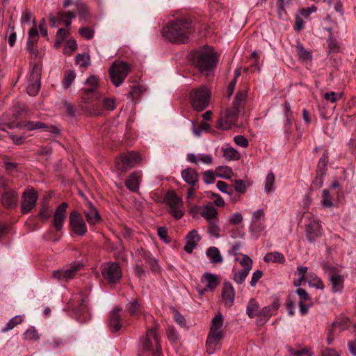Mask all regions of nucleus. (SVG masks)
Returning <instances> with one entry per match:
<instances>
[{
    "instance_id": "680f3d73",
    "label": "nucleus",
    "mask_w": 356,
    "mask_h": 356,
    "mask_svg": "<svg viewBox=\"0 0 356 356\" xmlns=\"http://www.w3.org/2000/svg\"><path fill=\"white\" fill-rule=\"evenodd\" d=\"M215 179L216 175L212 170H207L203 173V180L206 184H212L214 182Z\"/></svg>"
},
{
    "instance_id": "9d476101",
    "label": "nucleus",
    "mask_w": 356,
    "mask_h": 356,
    "mask_svg": "<svg viewBox=\"0 0 356 356\" xmlns=\"http://www.w3.org/2000/svg\"><path fill=\"white\" fill-rule=\"evenodd\" d=\"M83 266V264L81 263L74 262L66 268L54 270L52 273V276L58 280L67 282L73 279L76 273L79 272Z\"/></svg>"
},
{
    "instance_id": "f8f14e48",
    "label": "nucleus",
    "mask_w": 356,
    "mask_h": 356,
    "mask_svg": "<svg viewBox=\"0 0 356 356\" xmlns=\"http://www.w3.org/2000/svg\"><path fill=\"white\" fill-rule=\"evenodd\" d=\"M70 225L72 231L78 236L87 232V227L81 213L74 210L70 215Z\"/></svg>"
},
{
    "instance_id": "774afa93",
    "label": "nucleus",
    "mask_w": 356,
    "mask_h": 356,
    "mask_svg": "<svg viewBox=\"0 0 356 356\" xmlns=\"http://www.w3.org/2000/svg\"><path fill=\"white\" fill-rule=\"evenodd\" d=\"M135 272H136V275L138 277H140L143 275L145 274V270L143 268V264L140 259H136Z\"/></svg>"
},
{
    "instance_id": "6ab92c4d",
    "label": "nucleus",
    "mask_w": 356,
    "mask_h": 356,
    "mask_svg": "<svg viewBox=\"0 0 356 356\" xmlns=\"http://www.w3.org/2000/svg\"><path fill=\"white\" fill-rule=\"evenodd\" d=\"M17 193L8 188H6L1 196L2 204L7 207H15L17 204Z\"/></svg>"
},
{
    "instance_id": "a18cd8bd",
    "label": "nucleus",
    "mask_w": 356,
    "mask_h": 356,
    "mask_svg": "<svg viewBox=\"0 0 356 356\" xmlns=\"http://www.w3.org/2000/svg\"><path fill=\"white\" fill-rule=\"evenodd\" d=\"M24 339L29 341H38L40 339V334L33 327H29L24 334Z\"/></svg>"
},
{
    "instance_id": "e2e57ef3",
    "label": "nucleus",
    "mask_w": 356,
    "mask_h": 356,
    "mask_svg": "<svg viewBox=\"0 0 356 356\" xmlns=\"http://www.w3.org/2000/svg\"><path fill=\"white\" fill-rule=\"evenodd\" d=\"M342 96L341 93H336L334 92H327L324 94V98L330 101L332 103H335L339 101Z\"/></svg>"
},
{
    "instance_id": "1a4fd4ad",
    "label": "nucleus",
    "mask_w": 356,
    "mask_h": 356,
    "mask_svg": "<svg viewBox=\"0 0 356 356\" xmlns=\"http://www.w3.org/2000/svg\"><path fill=\"white\" fill-rule=\"evenodd\" d=\"M141 161L139 154L130 152L126 154L121 155L116 161V167L118 170L126 172L129 168H134L136 165L140 163Z\"/></svg>"
},
{
    "instance_id": "ddd939ff",
    "label": "nucleus",
    "mask_w": 356,
    "mask_h": 356,
    "mask_svg": "<svg viewBox=\"0 0 356 356\" xmlns=\"http://www.w3.org/2000/svg\"><path fill=\"white\" fill-rule=\"evenodd\" d=\"M239 108L233 106L227 108L225 112V118H220L217 124V128L223 130H228L232 128L238 118Z\"/></svg>"
},
{
    "instance_id": "79ce46f5",
    "label": "nucleus",
    "mask_w": 356,
    "mask_h": 356,
    "mask_svg": "<svg viewBox=\"0 0 356 356\" xmlns=\"http://www.w3.org/2000/svg\"><path fill=\"white\" fill-rule=\"evenodd\" d=\"M76 62L81 67H87L90 64V56L88 54H79L76 57Z\"/></svg>"
},
{
    "instance_id": "393cba45",
    "label": "nucleus",
    "mask_w": 356,
    "mask_h": 356,
    "mask_svg": "<svg viewBox=\"0 0 356 356\" xmlns=\"http://www.w3.org/2000/svg\"><path fill=\"white\" fill-rule=\"evenodd\" d=\"M87 206L88 207V210L84 211L86 218L89 224L95 225L100 220V216L96 208L91 202H88L87 203Z\"/></svg>"
},
{
    "instance_id": "bf43d9fd",
    "label": "nucleus",
    "mask_w": 356,
    "mask_h": 356,
    "mask_svg": "<svg viewBox=\"0 0 356 356\" xmlns=\"http://www.w3.org/2000/svg\"><path fill=\"white\" fill-rule=\"evenodd\" d=\"M216 186L218 190H220L222 193H226L227 194H232L233 189L230 188L228 184L223 181H218L216 184Z\"/></svg>"
},
{
    "instance_id": "cd10ccee",
    "label": "nucleus",
    "mask_w": 356,
    "mask_h": 356,
    "mask_svg": "<svg viewBox=\"0 0 356 356\" xmlns=\"http://www.w3.org/2000/svg\"><path fill=\"white\" fill-rule=\"evenodd\" d=\"M201 216L209 222L217 218L218 211L211 204L200 207Z\"/></svg>"
},
{
    "instance_id": "c9c22d12",
    "label": "nucleus",
    "mask_w": 356,
    "mask_h": 356,
    "mask_svg": "<svg viewBox=\"0 0 356 356\" xmlns=\"http://www.w3.org/2000/svg\"><path fill=\"white\" fill-rule=\"evenodd\" d=\"M24 321V316L17 315L11 318L6 325L5 327L1 330L2 332H6L13 329L17 325L21 324Z\"/></svg>"
},
{
    "instance_id": "49530a36",
    "label": "nucleus",
    "mask_w": 356,
    "mask_h": 356,
    "mask_svg": "<svg viewBox=\"0 0 356 356\" xmlns=\"http://www.w3.org/2000/svg\"><path fill=\"white\" fill-rule=\"evenodd\" d=\"M249 272L250 270H248V268H243L234 275L233 280L238 284H242L248 276Z\"/></svg>"
},
{
    "instance_id": "37998d69",
    "label": "nucleus",
    "mask_w": 356,
    "mask_h": 356,
    "mask_svg": "<svg viewBox=\"0 0 356 356\" xmlns=\"http://www.w3.org/2000/svg\"><path fill=\"white\" fill-rule=\"evenodd\" d=\"M29 40L28 41L29 47L31 44H35L38 42V31L36 29V23L35 19H33V26L29 32Z\"/></svg>"
},
{
    "instance_id": "69168bd1",
    "label": "nucleus",
    "mask_w": 356,
    "mask_h": 356,
    "mask_svg": "<svg viewBox=\"0 0 356 356\" xmlns=\"http://www.w3.org/2000/svg\"><path fill=\"white\" fill-rule=\"evenodd\" d=\"M234 141L235 143L242 147H247L248 146V140L243 136L238 135L234 137Z\"/></svg>"
},
{
    "instance_id": "338daca9",
    "label": "nucleus",
    "mask_w": 356,
    "mask_h": 356,
    "mask_svg": "<svg viewBox=\"0 0 356 356\" xmlns=\"http://www.w3.org/2000/svg\"><path fill=\"white\" fill-rule=\"evenodd\" d=\"M234 189L238 193H244L246 191V186L243 180L236 179L234 181Z\"/></svg>"
},
{
    "instance_id": "4c0bfd02",
    "label": "nucleus",
    "mask_w": 356,
    "mask_h": 356,
    "mask_svg": "<svg viewBox=\"0 0 356 356\" xmlns=\"http://www.w3.org/2000/svg\"><path fill=\"white\" fill-rule=\"evenodd\" d=\"M223 156L228 161H238L241 158V154L233 147H228L223 149Z\"/></svg>"
},
{
    "instance_id": "bb28decb",
    "label": "nucleus",
    "mask_w": 356,
    "mask_h": 356,
    "mask_svg": "<svg viewBox=\"0 0 356 356\" xmlns=\"http://www.w3.org/2000/svg\"><path fill=\"white\" fill-rule=\"evenodd\" d=\"M222 316L220 313L216 315L211 320V325L210 327V331L209 334H217V335H223L221 331V327L222 326Z\"/></svg>"
},
{
    "instance_id": "864d4df0",
    "label": "nucleus",
    "mask_w": 356,
    "mask_h": 356,
    "mask_svg": "<svg viewBox=\"0 0 356 356\" xmlns=\"http://www.w3.org/2000/svg\"><path fill=\"white\" fill-rule=\"evenodd\" d=\"M102 105L104 109L113 111L115 108V101L114 98H104L102 100Z\"/></svg>"
},
{
    "instance_id": "4d7b16f0",
    "label": "nucleus",
    "mask_w": 356,
    "mask_h": 356,
    "mask_svg": "<svg viewBox=\"0 0 356 356\" xmlns=\"http://www.w3.org/2000/svg\"><path fill=\"white\" fill-rule=\"evenodd\" d=\"M136 254L137 259H140L142 261L144 260L145 262L148 261L152 257V254L143 249H138L136 252Z\"/></svg>"
},
{
    "instance_id": "a878e982",
    "label": "nucleus",
    "mask_w": 356,
    "mask_h": 356,
    "mask_svg": "<svg viewBox=\"0 0 356 356\" xmlns=\"http://www.w3.org/2000/svg\"><path fill=\"white\" fill-rule=\"evenodd\" d=\"M187 160L190 163L197 164L199 161H201L204 164L210 165L213 163V157L210 154H199L195 155L193 153L187 155Z\"/></svg>"
},
{
    "instance_id": "20e7f679",
    "label": "nucleus",
    "mask_w": 356,
    "mask_h": 356,
    "mask_svg": "<svg viewBox=\"0 0 356 356\" xmlns=\"http://www.w3.org/2000/svg\"><path fill=\"white\" fill-rule=\"evenodd\" d=\"M140 341V350L138 352V356H159L161 346L156 329L147 330L146 335Z\"/></svg>"
},
{
    "instance_id": "0e129e2a",
    "label": "nucleus",
    "mask_w": 356,
    "mask_h": 356,
    "mask_svg": "<svg viewBox=\"0 0 356 356\" xmlns=\"http://www.w3.org/2000/svg\"><path fill=\"white\" fill-rule=\"evenodd\" d=\"M51 215V211L49 209L47 206H43L40 209L38 216L44 221L47 220Z\"/></svg>"
},
{
    "instance_id": "c03bdc74",
    "label": "nucleus",
    "mask_w": 356,
    "mask_h": 356,
    "mask_svg": "<svg viewBox=\"0 0 356 356\" xmlns=\"http://www.w3.org/2000/svg\"><path fill=\"white\" fill-rule=\"evenodd\" d=\"M216 171L219 173V177L225 179H230L234 175L232 168L227 166H219L216 168Z\"/></svg>"
},
{
    "instance_id": "5701e85b",
    "label": "nucleus",
    "mask_w": 356,
    "mask_h": 356,
    "mask_svg": "<svg viewBox=\"0 0 356 356\" xmlns=\"http://www.w3.org/2000/svg\"><path fill=\"white\" fill-rule=\"evenodd\" d=\"M223 335L211 334H209L207 341V352L209 355L215 353L216 350L220 347V341L222 339Z\"/></svg>"
},
{
    "instance_id": "3c124183",
    "label": "nucleus",
    "mask_w": 356,
    "mask_h": 356,
    "mask_svg": "<svg viewBox=\"0 0 356 356\" xmlns=\"http://www.w3.org/2000/svg\"><path fill=\"white\" fill-rule=\"evenodd\" d=\"M275 183V175L273 173L270 172L267 175L265 181V191L270 193L273 190V186Z\"/></svg>"
},
{
    "instance_id": "dca6fc26",
    "label": "nucleus",
    "mask_w": 356,
    "mask_h": 356,
    "mask_svg": "<svg viewBox=\"0 0 356 356\" xmlns=\"http://www.w3.org/2000/svg\"><path fill=\"white\" fill-rule=\"evenodd\" d=\"M181 176L189 186H198L199 173L193 168H187L181 172Z\"/></svg>"
},
{
    "instance_id": "de8ad7c7",
    "label": "nucleus",
    "mask_w": 356,
    "mask_h": 356,
    "mask_svg": "<svg viewBox=\"0 0 356 356\" xmlns=\"http://www.w3.org/2000/svg\"><path fill=\"white\" fill-rule=\"evenodd\" d=\"M246 100V92L244 91H238L235 97L234 101L233 102V106L236 108H240V106L245 103Z\"/></svg>"
},
{
    "instance_id": "ea45409f",
    "label": "nucleus",
    "mask_w": 356,
    "mask_h": 356,
    "mask_svg": "<svg viewBox=\"0 0 356 356\" xmlns=\"http://www.w3.org/2000/svg\"><path fill=\"white\" fill-rule=\"evenodd\" d=\"M297 53L300 59L302 60H311L312 56L311 51L305 49L302 44L296 46Z\"/></svg>"
},
{
    "instance_id": "2f4dec72",
    "label": "nucleus",
    "mask_w": 356,
    "mask_h": 356,
    "mask_svg": "<svg viewBox=\"0 0 356 356\" xmlns=\"http://www.w3.org/2000/svg\"><path fill=\"white\" fill-rule=\"evenodd\" d=\"M127 310L132 316H138L143 314V308L137 299L133 300L128 304Z\"/></svg>"
},
{
    "instance_id": "6e6552de",
    "label": "nucleus",
    "mask_w": 356,
    "mask_h": 356,
    "mask_svg": "<svg viewBox=\"0 0 356 356\" xmlns=\"http://www.w3.org/2000/svg\"><path fill=\"white\" fill-rule=\"evenodd\" d=\"M165 202L170 208V213L177 220L180 219L184 214L182 200L174 191H170L165 197Z\"/></svg>"
},
{
    "instance_id": "a211bd4d",
    "label": "nucleus",
    "mask_w": 356,
    "mask_h": 356,
    "mask_svg": "<svg viewBox=\"0 0 356 356\" xmlns=\"http://www.w3.org/2000/svg\"><path fill=\"white\" fill-rule=\"evenodd\" d=\"M201 282L205 284L206 287L200 291V293L202 294L207 291H213L219 284V280L218 277L212 273H206L203 275Z\"/></svg>"
},
{
    "instance_id": "6e6d98bb",
    "label": "nucleus",
    "mask_w": 356,
    "mask_h": 356,
    "mask_svg": "<svg viewBox=\"0 0 356 356\" xmlns=\"http://www.w3.org/2000/svg\"><path fill=\"white\" fill-rule=\"evenodd\" d=\"M323 268L326 273H327L329 277L338 273L339 270L337 267L333 266L332 264L324 262L323 264Z\"/></svg>"
},
{
    "instance_id": "f704fd0d",
    "label": "nucleus",
    "mask_w": 356,
    "mask_h": 356,
    "mask_svg": "<svg viewBox=\"0 0 356 356\" xmlns=\"http://www.w3.org/2000/svg\"><path fill=\"white\" fill-rule=\"evenodd\" d=\"M259 305L254 299H250L248 303L246 312L248 316L251 318L257 316Z\"/></svg>"
},
{
    "instance_id": "72a5a7b5",
    "label": "nucleus",
    "mask_w": 356,
    "mask_h": 356,
    "mask_svg": "<svg viewBox=\"0 0 356 356\" xmlns=\"http://www.w3.org/2000/svg\"><path fill=\"white\" fill-rule=\"evenodd\" d=\"M264 261L266 262H278L283 264L285 261L284 255L278 252H273L266 254L264 257Z\"/></svg>"
},
{
    "instance_id": "4468645a",
    "label": "nucleus",
    "mask_w": 356,
    "mask_h": 356,
    "mask_svg": "<svg viewBox=\"0 0 356 356\" xmlns=\"http://www.w3.org/2000/svg\"><path fill=\"white\" fill-rule=\"evenodd\" d=\"M37 199V193L33 189L24 191L22 197L21 202L22 212L23 213H26L32 210L35 206Z\"/></svg>"
},
{
    "instance_id": "b1692460",
    "label": "nucleus",
    "mask_w": 356,
    "mask_h": 356,
    "mask_svg": "<svg viewBox=\"0 0 356 356\" xmlns=\"http://www.w3.org/2000/svg\"><path fill=\"white\" fill-rule=\"evenodd\" d=\"M141 175L138 172H132L125 181L126 187L133 191L137 192L139 189V185L141 181Z\"/></svg>"
},
{
    "instance_id": "c85d7f7f",
    "label": "nucleus",
    "mask_w": 356,
    "mask_h": 356,
    "mask_svg": "<svg viewBox=\"0 0 356 356\" xmlns=\"http://www.w3.org/2000/svg\"><path fill=\"white\" fill-rule=\"evenodd\" d=\"M273 315L272 307H264L261 310L258 312L257 324L258 325H264Z\"/></svg>"
},
{
    "instance_id": "052dcab7",
    "label": "nucleus",
    "mask_w": 356,
    "mask_h": 356,
    "mask_svg": "<svg viewBox=\"0 0 356 356\" xmlns=\"http://www.w3.org/2000/svg\"><path fill=\"white\" fill-rule=\"evenodd\" d=\"M236 261H239L243 268H248V270H251L252 261L248 256L243 254L241 260H239V259L237 258Z\"/></svg>"
},
{
    "instance_id": "9b49d317",
    "label": "nucleus",
    "mask_w": 356,
    "mask_h": 356,
    "mask_svg": "<svg viewBox=\"0 0 356 356\" xmlns=\"http://www.w3.org/2000/svg\"><path fill=\"white\" fill-rule=\"evenodd\" d=\"M41 70L40 67L35 65L30 73L28 86L26 88L27 93L30 96H35L40 88Z\"/></svg>"
},
{
    "instance_id": "f03ea898",
    "label": "nucleus",
    "mask_w": 356,
    "mask_h": 356,
    "mask_svg": "<svg viewBox=\"0 0 356 356\" xmlns=\"http://www.w3.org/2000/svg\"><path fill=\"white\" fill-rule=\"evenodd\" d=\"M191 60L193 64L202 73L209 77L218 63L216 54L210 47L191 52Z\"/></svg>"
},
{
    "instance_id": "f257e3e1",
    "label": "nucleus",
    "mask_w": 356,
    "mask_h": 356,
    "mask_svg": "<svg viewBox=\"0 0 356 356\" xmlns=\"http://www.w3.org/2000/svg\"><path fill=\"white\" fill-rule=\"evenodd\" d=\"M193 32L192 21L187 17L175 19L169 22L163 31V36L172 42H186Z\"/></svg>"
},
{
    "instance_id": "5fc2aeb1",
    "label": "nucleus",
    "mask_w": 356,
    "mask_h": 356,
    "mask_svg": "<svg viewBox=\"0 0 356 356\" xmlns=\"http://www.w3.org/2000/svg\"><path fill=\"white\" fill-rule=\"evenodd\" d=\"M79 34L87 40H90L94 36V31L89 27H82L79 29Z\"/></svg>"
},
{
    "instance_id": "13d9d810",
    "label": "nucleus",
    "mask_w": 356,
    "mask_h": 356,
    "mask_svg": "<svg viewBox=\"0 0 356 356\" xmlns=\"http://www.w3.org/2000/svg\"><path fill=\"white\" fill-rule=\"evenodd\" d=\"M168 339L172 343H175L179 339V335L173 327L169 326L166 330Z\"/></svg>"
},
{
    "instance_id": "423d86ee",
    "label": "nucleus",
    "mask_w": 356,
    "mask_h": 356,
    "mask_svg": "<svg viewBox=\"0 0 356 356\" xmlns=\"http://www.w3.org/2000/svg\"><path fill=\"white\" fill-rule=\"evenodd\" d=\"M130 70V65L124 61L115 60L109 69L112 83L118 87L124 81Z\"/></svg>"
},
{
    "instance_id": "09e8293b",
    "label": "nucleus",
    "mask_w": 356,
    "mask_h": 356,
    "mask_svg": "<svg viewBox=\"0 0 356 356\" xmlns=\"http://www.w3.org/2000/svg\"><path fill=\"white\" fill-rule=\"evenodd\" d=\"M307 277L308 279L306 280V281L308 282L309 285H313L317 289H323V283L321 280H318L315 275L312 273H308Z\"/></svg>"
},
{
    "instance_id": "7c9ffc66",
    "label": "nucleus",
    "mask_w": 356,
    "mask_h": 356,
    "mask_svg": "<svg viewBox=\"0 0 356 356\" xmlns=\"http://www.w3.org/2000/svg\"><path fill=\"white\" fill-rule=\"evenodd\" d=\"M327 163L328 154L327 151H325L318 163L316 174L318 175V176L323 177L325 175Z\"/></svg>"
},
{
    "instance_id": "a19ab883",
    "label": "nucleus",
    "mask_w": 356,
    "mask_h": 356,
    "mask_svg": "<svg viewBox=\"0 0 356 356\" xmlns=\"http://www.w3.org/2000/svg\"><path fill=\"white\" fill-rule=\"evenodd\" d=\"M321 204L327 208L333 206L332 197L327 189H324L322 192Z\"/></svg>"
},
{
    "instance_id": "f3484780",
    "label": "nucleus",
    "mask_w": 356,
    "mask_h": 356,
    "mask_svg": "<svg viewBox=\"0 0 356 356\" xmlns=\"http://www.w3.org/2000/svg\"><path fill=\"white\" fill-rule=\"evenodd\" d=\"M306 232L308 239L312 242L316 237L321 235V227L317 220L312 219L306 225Z\"/></svg>"
},
{
    "instance_id": "603ef678",
    "label": "nucleus",
    "mask_w": 356,
    "mask_h": 356,
    "mask_svg": "<svg viewBox=\"0 0 356 356\" xmlns=\"http://www.w3.org/2000/svg\"><path fill=\"white\" fill-rule=\"evenodd\" d=\"M220 231L219 226L215 222L210 221L209 222L208 232L211 236L218 238L220 236Z\"/></svg>"
},
{
    "instance_id": "39448f33",
    "label": "nucleus",
    "mask_w": 356,
    "mask_h": 356,
    "mask_svg": "<svg viewBox=\"0 0 356 356\" xmlns=\"http://www.w3.org/2000/svg\"><path fill=\"white\" fill-rule=\"evenodd\" d=\"M211 92L206 86H200L193 89L190 94V99L192 107L197 111H201L209 106Z\"/></svg>"
},
{
    "instance_id": "473e14b6",
    "label": "nucleus",
    "mask_w": 356,
    "mask_h": 356,
    "mask_svg": "<svg viewBox=\"0 0 356 356\" xmlns=\"http://www.w3.org/2000/svg\"><path fill=\"white\" fill-rule=\"evenodd\" d=\"M207 255L213 264H220L222 261V257L220 255L218 249L216 247H210L207 250Z\"/></svg>"
},
{
    "instance_id": "aec40b11",
    "label": "nucleus",
    "mask_w": 356,
    "mask_h": 356,
    "mask_svg": "<svg viewBox=\"0 0 356 356\" xmlns=\"http://www.w3.org/2000/svg\"><path fill=\"white\" fill-rule=\"evenodd\" d=\"M120 309L115 308L111 313L108 320V326L112 332H118L122 327L121 317L119 314Z\"/></svg>"
},
{
    "instance_id": "7ed1b4c3",
    "label": "nucleus",
    "mask_w": 356,
    "mask_h": 356,
    "mask_svg": "<svg viewBox=\"0 0 356 356\" xmlns=\"http://www.w3.org/2000/svg\"><path fill=\"white\" fill-rule=\"evenodd\" d=\"M86 84L90 86V88L83 89L81 99L84 104H88L83 107L84 111L90 115H100L102 113V109L96 107V105L92 103L90 104V100L92 97L98 99L99 94L97 90L99 85V79L95 75L90 76L86 81Z\"/></svg>"
},
{
    "instance_id": "4be33fe9",
    "label": "nucleus",
    "mask_w": 356,
    "mask_h": 356,
    "mask_svg": "<svg viewBox=\"0 0 356 356\" xmlns=\"http://www.w3.org/2000/svg\"><path fill=\"white\" fill-rule=\"evenodd\" d=\"M186 239V243L184 250L186 252L191 253L200 241V236L198 235L197 232L193 229L188 234Z\"/></svg>"
},
{
    "instance_id": "8fccbe9b",
    "label": "nucleus",
    "mask_w": 356,
    "mask_h": 356,
    "mask_svg": "<svg viewBox=\"0 0 356 356\" xmlns=\"http://www.w3.org/2000/svg\"><path fill=\"white\" fill-rule=\"evenodd\" d=\"M76 77V74L72 70H67L65 74L63 79V86L65 88L67 89Z\"/></svg>"
},
{
    "instance_id": "2eb2a0df",
    "label": "nucleus",
    "mask_w": 356,
    "mask_h": 356,
    "mask_svg": "<svg viewBox=\"0 0 356 356\" xmlns=\"http://www.w3.org/2000/svg\"><path fill=\"white\" fill-rule=\"evenodd\" d=\"M68 204L63 202L56 209L54 215L53 225L56 231L59 232L62 229L64 222L66 219V211Z\"/></svg>"
},
{
    "instance_id": "58836bf2",
    "label": "nucleus",
    "mask_w": 356,
    "mask_h": 356,
    "mask_svg": "<svg viewBox=\"0 0 356 356\" xmlns=\"http://www.w3.org/2000/svg\"><path fill=\"white\" fill-rule=\"evenodd\" d=\"M74 5L76 7L78 14L81 20H86L90 17L89 11L86 6L81 2H76Z\"/></svg>"
},
{
    "instance_id": "c756f323",
    "label": "nucleus",
    "mask_w": 356,
    "mask_h": 356,
    "mask_svg": "<svg viewBox=\"0 0 356 356\" xmlns=\"http://www.w3.org/2000/svg\"><path fill=\"white\" fill-rule=\"evenodd\" d=\"M329 278L332 284V291L334 293L341 291L343 288V277L337 273Z\"/></svg>"
},
{
    "instance_id": "412c9836",
    "label": "nucleus",
    "mask_w": 356,
    "mask_h": 356,
    "mask_svg": "<svg viewBox=\"0 0 356 356\" xmlns=\"http://www.w3.org/2000/svg\"><path fill=\"white\" fill-rule=\"evenodd\" d=\"M222 298L225 301V305L231 307L234 301L235 293L231 283L225 282L222 291Z\"/></svg>"
},
{
    "instance_id": "0eeeda50",
    "label": "nucleus",
    "mask_w": 356,
    "mask_h": 356,
    "mask_svg": "<svg viewBox=\"0 0 356 356\" xmlns=\"http://www.w3.org/2000/svg\"><path fill=\"white\" fill-rule=\"evenodd\" d=\"M104 280L109 284H115L122 278V273L120 265L115 262L104 263L101 266Z\"/></svg>"
},
{
    "instance_id": "e433bc0d",
    "label": "nucleus",
    "mask_w": 356,
    "mask_h": 356,
    "mask_svg": "<svg viewBox=\"0 0 356 356\" xmlns=\"http://www.w3.org/2000/svg\"><path fill=\"white\" fill-rule=\"evenodd\" d=\"M58 16H59L60 22H63L67 27L70 26L72 19L76 17L74 13L72 12V11H68V12L59 11L58 13Z\"/></svg>"
}]
</instances>
